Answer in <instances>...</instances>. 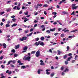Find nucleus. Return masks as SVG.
<instances>
[{"mask_svg":"<svg viewBox=\"0 0 78 78\" xmlns=\"http://www.w3.org/2000/svg\"><path fill=\"white\" fill-rule=\"evenodd\" d=\"M31 58V57L30 56L27 57H24L23 58V60H25V61H30V59Z\"/></svg>","mask_w":78,"mask_h":78,"instance_id":"1","label":"nucleus"},{"mask_svg":"<svg viewBox=\"0 0 78 78\" xmlns=\"http://www.w3.org/2000/svg\"><path fill=\"white\" fill-rule=\"evenodd\" d=\"M40 55H41L40 54V51H39V50H38L36 52L35 56L36 57H39V56H40Z\"/></svg>","mask_w":78,"mask_h":78,"instance_id":"2","label":"nucleus"},{"mask_svg":"<svg viewBox=\"0 0 78 78\" xmlns=\"http://www.w3.org/2000/svg\"><path fill=\"white\" fill-rule=\"evenodd\" d=\"M11 62H12V63H16V60H10L9 62H8V63L7 64V65H9L10 64V63Z\"/></svg>","mask_w":78,"mask_h":78,"instance_id":"3","label":"nucleus"},{"mask_svg":"<svg viewBox=\"0 0 78 78\" xmlns=\"http://www.w3.org/2000/svg\"><path fill=\"white\" fill-rule=\"evenodd\" d=\"M27 39V37H24L22 38H20V40L21 41H23L24 40H25Z\"/></svg>","mask_w":78,"mask_h":78,"instance_id":"4","label":"nucleus"},{"mask_svg":"<svg viewBox=\"0 0 78 78\" xmlns=\"http://www.w3.org/2000/svg\"><path fill=\"white\" fill-rule=\"evenodd\" d=\"M40 42H41V41H39L38 42H36L34 44V45H36L37 46H38V45H39Z\"/></svg>","mask_w":78,"mask_h":78,"instance_id":"5","label":"nucleus"},{"mask_svg":"<svg viewBox=\"0 0 78 78\" xmlns=\"http://www.w3.org/2000/svg\"><path fill=\"white\" fill-rule=\"evenodd\" d=\"M50 69H46V70L47 75H49L50 74V73L48 72V71H50Z\"/></svg>","mask_w":78,"mask_h":78,"instance_id":"6","label":"nucleus"},{"mask_svg":"<svg viewBox=\"0 0 78 78\" xmlns=\"http://www.w3.org/2000/svg\"><path fill=\"white\" fill-rule=\"evenodd\" d=\"M17 62H18V63H19V65L20 66H21V65H23V63H21V62H20V60H18L17 61Z\"/></svg>","mask_w":78,"mask_h":78,"instance_id":"7","label":"nucleus"},{"mask_svg":"<svg viewBox=\"0 0 78 78\" xmlns=\"http://www.w3.org/2000/svg\"><path fill=\"white\" fill-rule=\"evenodd\" d=\"M72 56H71L70 57L68 58V59L67 60V61H70V59H72V58H73Z\"/></svg>","mask_w":78,"mask_h":78,"instance_id":"8","label":"nucleus"},{"mask_svg":"<svg viewBox=\"0 0 78 78\" xmlns=\"http://www.w3.org/2000/svg\"><path fill=\"white\" fill-rule=\"evenodd\" d=\"M2 46H3L4 48H6V44L3 43L2 44Z\"/></svg>","mask_w":78,"mask_h":78,"instance_id":"9","label":"nucleus"},{"mask_svg":"<svg viewBox=\"0 0 78 78\" xmlns=\"http://www.w3.org/2000/svg\"><path fill=\"white\" fill-rule=\"evenodd\" d=\"M55 30H56V28H54L53 29H50L49 31H55Z\"/></svg>","mask_w":78,"mask_h":78,"instance_id":"10","label":"nucleus"},{"mask_svg":"<svg viewBox=\"0 0 78 78\" xmlns=\"http://www.w3.org/2000/svg\"><path fill=\"white\" fill-rule=\"evenodd\" d=\"M40 45H41V46H44V42L42 41L40 43Z\"/></svg>","mask_w":78,"mask_h":78,"instance_id":"11","label":"nucleus"},{"mask_svg":"<svg viewBox=\"0 0 78 78\" xmlns=\"http://www.w3.org/2000/svg\"><path fill=\"white\" fill-rule=\"evenodd\" d=\"M28 49V47L27 46H25L23 48V50H26Z\"/></svg>","mask_w":78,"mask_h":78,"instance_id":"12","label":"nucleus"},{"mask_svg":"<svg viewBox=\"0 0 78 78\" xmlns=\"http://www.w3.org/2000/svg\"><path fill=\"white\" fill-rule=\"evenodd\" d=\"M19 47H20V45L19 44H18L17 45L15 46V49H17V48H19Z\"/></svg>","mask_w":78,"mask_h":78,"instance_id":"13","label":"nucleus"},{"mask_svg":"<svg viewBox=\"0 0 78 78\" xmlns=\"http://www.w3.org/2000/svg\"><path fill=\"white\" fill-rule=\"evenodd\" d=\"M69 69L68 68H66L65 70L64 71V72H69Z\"/></svg>","mask_w":78,"mask_h":78,"instance_id":"14","label":"nucleus"},{"mask_svg":"<svg viewBox=\"0 0 78 78\" xmlns=\"http://www.w3.org/2000/svg\"><path fill=\"white\" fill-rule=\"evenodd\" d=\"M67 54L65 55L63 57V58L64 59H66L67 58Z\"/></svg>","mask_w":78,"mask_h":78,"instance_id":"15","label":"nucleus"},{"mask_svg":"<svg viewBox=\"0 0 78 78\" xmlns=\"http://www.w3.org/2000/svg\"><path fill=\"white\" fill-rule=\"evenodd\" d=\"M78 30L76 29L73 30V31H71V33H74V32H75L76 31H77Z\"/></svg>","mask_w":78,"mask_h":78,"instance_id":"16","label":"nucleus"},{"mask_svg":"<svg viewBox=\"0 0 78 78\" xmlns=\"http://www.w3.org/2000/svg\"><path fill=\"white\" fill-rule=\"evenodd\" d=\"M17 24L16 23H14L13 24L11 25V27H15L16 26H17Z\"/></svg>","mask_w":78,"mask_h":78,"instance_id":"17","label":"nucleus"},{"mask_svg":"<svg viewBox=\"0 0 78 78\" xmlns=\"http://www.w3.org/2000/svg\"><path fill=\"white\" fill-rule=\"evenodd\" d=\"M62 14H67L68 13L67 12L63 11L62 12Z\"/></svg>","mask_w":78,"mask_h":78,"instance_id":"18","label":"nucleus"},{"mask_svg":"<svg viewBox=\"0 0 78 78\" xmlns=\"http://www.w3.org/2000/svg\"><path fill=\"white\" fill-rule=\"evenodd\" d=\"M78 6H74L72 8L73 9H76V8H78Z\"/></svg>","mask_w":78,"mask_h":78,"instance_id":"19","label":"nucleus"},{"mask_svg":"<svg viewBox=\"0 0 78 78\" xmlns=\"http://www.w3.org/2000/svg\"><path fill=\"white\" fill-rule=\"evenodd\" d=\"M43 6L44 8H47L48 6V5L47 4H44Z\"/></svg>","mask_w":78,"mask_h":78,"instance_id":"20","label":"nucleus"},{"mask_svg":"<svg viewBox=\"0 0 78 78\" xmlns=\"http://www.w3.org/2000/svg\"><path fill=\"white\" fill-rule=\"evenodd\" d=\"M67 49L66 51H68L70 49V47H69V46H67Z\"/></svg>","mask_w":78,"mask_h":78,"instance_id":"21","label":"nucleus"},{"mask_svg":"<svg viewBox=\"0 0 78 78\" xmlns=\"http://www.w3.org/2000/svg\"><path fill=\"white\" fill-rule=\"evenodd\" d=\"M41 66H45V63L44 62L41 63H40Z\"/></svg>","mask_w":78,"mask_h":78,"instance_id":"22","label":"nucleus"},{"mask_svg":"<svg viewBox=\"0 0 78 78\" xmlns=\"http://www.w3.org/2000/svg\"><path fill=\"white\" fill-rule=\"evenodd\" d=\"M24 19H25L24 20V22H26L27 20H28V19H27V18H25Z\"/></svg>","mask_w":78,"mask_h":78,"instance_id":"23","label":"nucleus"},{"mask_svg":"<svg viewBox=\"0 0 78 78\" xmlns=\"http://www.w3.org/2000/svg\"><path fill=\"white\" fill-rule=\"evenodd\" d=\"M21 68H22V69H25V68H26V67H25V66H21Z\"/></svg>","mask_w":78,"mask_h":78,"instance_id":"24","label":"nucleus"},{"mask_svg":"<svg viewBox=\"0 0 78 78\" xmlns=\"http://www.w3.org/2000/svg\"><path fill=\"white\" fill-rule=\"evenodd\" d=\"M32 34H33V32H31L30 33L29 35H27L28 36H31V35H32Z\"/></svg>","mask_w":78,"mask_h":78,"instance_id":"25","label":"nucleus"},{"mask_svg":"<svg viewBox=\"0 0 78 78\" xmlns=\"http://www.w3.org/2000/svg\"><path fill=\"white\" fill-rule=\"evenodd\" d=\"M44 39H45V38L44 37H42L41 38V41H44Z\"/></svg>","mask_w":78,"mask_h":78,"instance_id":"26","label":"nucleus"},{"mask_svg":"<svg viewBox=\"0 0 78 78\" xmlns=\"http://www.w3.org/2000/svg\"><path fill=\"white\" fill-rule=\"evenodd\" d=\"M53 8V6H51V8H49L48 9V10H52V9Z\"/></svg>","mask_w":78,"mask_h":78,"instance_id":"27","label":"nucleus"},{"mask_svg":"<svg viewBox=\"0 0 78 78\" xmlns=\"http://www.w3.org/2000/svg\"><path fill=\"white\" fill-rule=\"evenodd\" d=\"M11 52H13V53H15L16 52V51L14 49H13L11 51Z\"/></svg>","mask_w":78,"mask_h":78,"instance_id":"28","label":"nucleus"},{"mask_svg":"<svg viewBox=\"0 0 78 78\" xmlns=\"http://www.w3.org/2000/svg\"><path fill=\"white\" fill-rule=\"evenodd\" d=\"M76 6V4H73L72 5V8H73V7H75V6Z\"/></svg>","mask_w":78,"mask_h":78,"instance_id":"29","label":"nucleus"},{"mask_svg":"<svg viewBox=\"0 0 78 78\" xmlns=\"http://www.w3.org/2000/svg\"><path fill=\"white\" fill-rule=\"evenodd\" d=\"M55 75V73H52L51 74V77L53 76L54 75Z\"/></svg>","mask_w":78,"mask_h":78,"instance_id":"30","label":"nucleus"},{"mask_svg":"<svg viewBox=\"0 0 78 78\" xmlns=\"http://www.w3.org/2000/svg\"><path fill=\"white\" fill-rule=\"evenodd\" d=\"M6 27H10V25L9 24H6L5 25Z\"/></svg>","mask_w":78,"mask_h":78,"instance_id":"31","label":"nucleus"},{"mask_svg":"<svg viewBox=\"0 0 78 78\" xmlns=\"http://www.w3.org/2000/svg\"><path fill=\"white\" fill-rule=\"evenodd\" d=\"M66 0H62V2H64V3H67V2H66V1L65 2V1H66Z\"/></svg>","mask_w":78,"mask_h":78,"instance_id":"32","label":"nucleus"},{"mask_svg":"<svg viewBox=\"0 0 78 78\" xmlns=\"http://www.w3.org/2000/svg\"><path fill=\"white\" fill-rule=\"evenodd\" d=\"M73 14L74 15V16H75V15H76V14H75V11H73L72 13H71V15H73Z\"/></svg>","mask_w":78,"mask_h":78,"instance_id":"33","label":"nucleus"},{"mask_svg":"<svg viewBox=\"0 0 78 78\" xmlns=\"http://www.w3.org/2000/svg\"><path fill=\"white\" fill-rule=\"evenodd\" d=\"M64 67H63V66H62L61 68V70H62H62H64Z\"/></svg>","mask_w":78,"mask_h":78,"instance_id":"34","label":"nucleus"},{"mask_svg":"<svg viewBox=\"0 0 78 78\" xmlns=\"http://www.w3.org/2000/svg\"><path fill=\"white\" fill-rule=\"evenodd\" d=\"M39 39V37H37L35 38V41H38Z\"/></svg>","mask_w":78,"mask_h":78,"instance_id":"35","label":"nucleus"},{"mask_svg":"<svg viewBox=\"0 0 78 78\" xmlns=\"http://www.w3.org/2000/svg\"><path fill=\"white\" fill-rule=\"evenodd\" d=\"M40 69H39L37 71V73L38 74H40L41 73V72H40Z\"/></svg>","mask_w":78,"mask_h":78,"instance_id":"36","label":"nucleus"},{"mask_svg":"<svg viewBox=\"0 0 78 78\" xmlns=\"http://www.w3.org/2000/svg\"><path fill=\"white\" fill-rule=\"evenodd\" d=\"M68 63H69V62H68L66 61L65 62V64L66 65H67V64H68Z\"/></svg>","mask_w":78,"mask_h":78,"instance_id":"37","label":"nucleus"},{"mask_svg":"<svg viewBox=\"0 0 78 78\" xmlns=\"http://www.w3.org/2000/svg\"><path fill=\"white\" fill-rule=\"evenodd\" d=\"M58 54L59 55H60V54H61V51L59 50L58 51Z\"/></svg>","mask_w":78,"mask_h":78,"instance_id":"38","label":"nucleus"},{"mask_svg":"<svg viewBox=\"0 0 78 78\" xmlns=\"http://www.w3.org/2000/svg\"><path fill=\"white\" fill-rule=\"evenodd\" d=\"M16 18H13L12 19V20L14 22H15L14 21H16Z\"/></svg>","mask_w":78,"mask_h":78,"instance_id":"39","label":"nucleus"},{"mask_svg":"<svg viewBox=\"0 0 78 78\" xmlns=\"http://www.w3.org/2000/svg\"><path fill=\"white\" fill-rule=\"evenodd\" d=\"M17 55V54H14V56L15 58H16V57H17V55Z\"/></svg>","mask_w":78,"mask_h":78,"instance_id":"40","label":"nucleus"},{"mask_svg":"<svg viewBox=\"0 0 78 78\" xmlns=\"http://www.w3.org/2000/svg\"><path fill=\"white\" fill-rule=\"evenodd\" d=\"M68 55L69 56H72V53H69L68 54Z\"/></svg>","mask_w":78,"mask_h":78,"instance_id":"41","label":"nucleus"},{"mask_svg":"<svg viewBox=\"0 0 78 78\" xmlns=\"http://www.w3.org/2000/svg\"><path fill=\"white\" fill-rule=\"evenodd\" d=\"M46 33H47L48 34H49V33H50V32L49 31V30H47L46 31Z\"/></svg>","mask_w":78,"mask_h":78,"instance_id":"42","label":"nucleus"},{"mask_svg":"<svg viewBox=\"0 0 78 78\" xmlns=\"http://www.w3.org/2000/svg\"><path fill=\"white\" fill-rule=\"evenodd\" d=\"M69 30H65L64 31V33H66V32H69Z\"/></svg>","mask_w":78,"mask_h":78,"instance_id":"43","label":"nucleus"},{"mask_svg":"<svg viewBox=\"0 0 78 78\" xmlns=\"http://www.w3.org/2000/svg\"><path fill=\"white\" fill-rule=\"evenodd\" d=\"M35 52H36L35 51H32L31 52V54H34Z\"/></svg>","mask_w":78,"mask_h":78,"instance_id":"44","label":"nucleus"},{"mask_svg":"<svg viewBox=\"0 0 78 78\" xmlns=\"http://www.w3.org/2000/svg\"><path fill=\"white\" fill-rule=\"evenodd\" d=\"M16 9L17 10H20V8L19 7V6H17Z\"/></svg>","mask_w":78,"mask_h":78,"instance_id":"45","label":"nucleus"},{"mask_svg":"<svg viewBox=\"0 0 78 78\" xmlns=\"http://www.w3.org/2000/svg\"><path fill=\"white\" fill-rule=\"evenodd\" d=\"M10 11H11V9H7L6 10V11H7V12H9Z\"/></svg>","mask_w":78,"mask_h":78,"instance_id":"46","label":"nucleus"},{"mask_svg":"<svg viewBox=\"0 0 78 78\" xmlns=\"http://www.w3.org/2000/svg\"><path fill=\"white\" fill-rule=\"evenodd\" d=\"M19 14H22V11L21 10V11L19 13Z\"/></svg>","mask_w":78,"mask_h":78,"instance_id":"47","label":"nucleus"},{"mask_svg":"<svg viewBox=\"0 0 78 78\" xmlns=\"http://www.w3.org/2000/svg\"><path fill=\"white\" fill-rule=\"evenodd\" d=\"M4 66H5V65L3 66V65H2L1 66V67H2V69H4Z\"/></svg>","mask_w":78,"mask_h":78,"instance_id":"48","label":"nucleus"},{"mask_svg":"<svg viewBox=\"0 0 78 78\" xmlns=\"http://www.w3.org/2000/svg\"><path fill=\"white\" fill-rule=\"evenodd\" d=\"M64 75H65V73H64L63 72L62 73V75L64 76Z\"/></svg>","mask_w":78,"mask_h":78,"instance_id":"49","label":"nucleus"},{"mask_svg":"<svg viewBox=\"0 0 78 78\" xmlns=\"http://www.w3.org/2000/svg\"><path fill=\"white\" fill-rule=\"evenodd\" d=\"M16 8L17 6H16L13 8V9H16Z\"/></svg>","mask_w":78,"mask_h":78,"instance_id":"50","label":"nucleus"},{"mask_svg":"<svg viewBox=\"0 0 78 78\" xmlns=\"http://www.w3.org/2000/svg\"><path fill=\"white\" fill-rule=\"evenodd\" d=\"M33 30H34L33 29L31 28L30 30V32H31V31H33Z\"/></svg>","mask_w":78,"mask_h":78,"instance_id":"51","label":"nucleus"},{"mask_svg":"<svg viewBox=\"0 0 78 78\" xmlns=\"http://www.w3.org/2000/svg\"><path fill=\"white\" fill-rule=\"evenodd\" d=\"M2 21L3 22H5V20L4 19H2Z\"/></svg>","mask_w":78,"mask_h":78,"instance_id":"52","label":"nucleus"},{"mask_svg":"<svg viewBox=\"0 0 78 78\" xmlns=\"http://www.w3.org/2000/svg\"><path fill=\"white\" fill-rule=\"evenodd\" d=\"M6 78V76H2L0 78Z\"/></svg>","mask_w":78,"mask_h":78,"instance_id":"53","label":"nucleus"},{"mask_svg":"<svg viewBox=\"0 0 78 78\" xmlns=\"http://www.w3.org/2000/svg\"><path fill=\"white\" fill-rule=\"evenodd\" d=\"M4 13H5V12H1L0 14H1V15H2L3 14H4Z\"/></svg>","mask_w":78,"mask_h":78,"instance_id":"54","label":"nucleus"},{"mask_svg":"<svg viewBox=\"0 0 78 78\" xmlns=\"http://www.w3.org/2000/svg\"><path fill=\"white\" fill-rule=\"evenodd\" d=\"M28 12H27L26 13L24 12V14H25V15H28Z\"/></svg>","mask_w":78,"mask_h":78,"instance_id":"55","label":"nucleus"},{"mask_svg":"<svg viewBox=\"0 0 78 78\" xmlns=\"http://www.w3.org/2000/svg\"><path fill=\"white\" fill-rule=\"evenodd\" d=\"M62 3V1H61L60 2L58 3V5H61V3Z\"/></svg>","mask_w":78,"mask_h":78,"instance_id":"56","label":"nucleus"},{"mask_svg":"<svg viewBox=\"0 0 78 78\" xmlns=\"http://www.w3.org/2000/svg\"><path fill=\"white\" fill-rule=\"evenodd\" d=\"M75 62V60H73L72 62V63H74V62Z\"/></svg>","mask_w":78,"mask_h":78,"instance_id":"57","label":"nucleus"},{"mask_svg":"<svg viewBox=\"0 0 78 78\" xmlns=\"http://www.w3.org/2000/svg\"><path fill=\"white\" fill-rule=\"evenodd\" d=\"M14 17H15V16H14V15H13V16H11V18H14Z\"/></svg>","mask_w":78,"mask_h":78,"instance_id":"58","label":"nucleus"},{"mask_svg":"<svg viewBox=\"0 0 78 78\" xmlns=\"http://www.w3.org/2000/svg\"><path fill=\"white\" fill-rule=\"evenodd\" d=\"M3 59V56H1L0 57V59L2 60Z\"/></svg>","mask_w":78,"mask_h":78,"instance_id":"59","label":"nucleus"},{"mask_svg":"<svg viewBox=\"0 0 78 78\" xmlns=\"http://www.w3.org/2000/svg\"><path fill=\"white\" fill-rule=\"evenodd\" d=\"M3 25V23L2 22L1 23L0 25H1V26H2Z\"/></svg>","mask_w":78,"mask_h":78,"instance_id":"60","label":"nucleus"},{"mask_svg":"<svg viewBox=\"0 0 78 78\" xmlns=\"http://www.w3.org/2000/svg\"><path fill=\"white\" fill-rule=\"evenodd\" d=\"M44 14L45 15H46V14H47V12H46V11H44Z\"/></svg>","mask_w":78,"mask_h":78,"instance_id":"61","label":"nucleus"},{"mask_svg":"<svg viewBox=\"0 0 78 78\" xmlns=\"http://www.w3.org/2000/svg\"><path fill=\"white\" fill-rule=\"evenodd\" d=\"M8 73L9 75H10V74H11V73H12V72L11 71H10V72H9Z\"/></svg>","mask_w":78,"mask_h":78,"instance_id":"62","label":"nucleus"},{"mask_svg":"<svg viewBox=\"0 0 78 78\" xmlns=\"http://www.w3.org/2000/svg\"><path fill=\"white\" fill-rule=\"evenodd\" d=\"M58 33H55L54 34L55 36H56L57 35H58Z\"/></svg>","mask_w":78,"mask_h":78,"instance_id":"63","label":"nucleus"},{"mask_svg":"<svg viewBox=\"0 0 78 78\" xmlns=\"http://www.w3.org/2000/svg\"><path fill=\"white\" fill-rule=\"evenodd\" d=\"M41 28H44V25H43L42 26H41Z\"/></svg>","mask_w":78,"mask_h":78,"instance_id":"64","label":"nucleus"}]
</instances>
